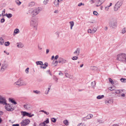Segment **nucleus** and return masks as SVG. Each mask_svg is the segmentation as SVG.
Listing matches in <instances>:
<instances>
[{
  "label": "nucleus",
  "instance_id": "7c9ffc66",
  "mask_svg": "<svg viewBox=\"0 0 126 126\" xmlns=\"http://www.w3.org/2000/svg\"><path fill=\"white\" fill-rule=\"evenodd\" d=\"M4 42V41L3 39L2 38H0V44L2 45L3 44Z\"/></svg>",
  "mask_w": 126,
  "mask_h": 126
},
{
  "label": "nucleus",
  "instance_id": "e2e57ef3",
  "mask_svg": "<svg viewBox=\"0 0 126 126\" xmlns=\"http://www.w3.org/2000/svg\"><path fill=\"white\" fill-rule=\"evenodd\" d=\"M59 56L58 55H56L55 57L54 58V59L55 60H56L58 58Z\"/></svg>",
  "mask_w": 126,
  "mask_h": 126
},
{
  "label": "nucleus",
  "instance_id": "5701e85b",
  "mask_svg": "<svg viewBox=\"0 0 126 126\" xmlns=\"http://www.w3.org/2000/svg\"><path fill=\"white\" fill-rule=\"evenodd\" d=\"M33 10L32 9H29L28 12L27 13V14H32L33 15Z\"/></svg>",
  "mask_w": 126,
  "mask_h": 126
},
{
  "label": "nucleus",
  "instance_id": "774afa93",
  "mask_svg": "<svg viewBox=\"0 0 126 126\" xmlns=\"http://www.w3.org/2000/svg\"><path fill=\"white\" fill-rule=\"evenodd\" d=\"M112 126H118V125L117 124H115L113 125Z\"/></svg>",
  "mask_w": 126,
  "mask_h": 126
},
{
  "label": "nucleus",
  "instance_id": "5fc2aeb1",
  "mask_svg": "<svg viewBox=\"0 0 126 126\" xmlns=\"http://www.w3.org/2000/svg\"><path fill=\"white\" fill-rule=\"evenodd\" d=\"M93 14L94 15H96V16H97V14H98L97 12L96 11H94L93 12Z\"/></svg>",
  "mask_w": 126,
  "mask_h": 126
},
{
  "label": "nucleus",
  "instance_id": "412c9836",
  "mask_svg": "<svg viewBox=\"0 0 126 126\" xmlns=\"http://www.w3.org/2000/svg\"><path fill=\"white\" fill-rule=\"evenodd\" d=\"M43 65H42L40 66V67L42 68L45 69L46 67L48 66V63L46 62L45 64H43Z\"/></svg>",
  "mask_w": 126,
  "mask_h": 126
},
{
  "label": "nucleus",
  "instance_id": "a211bd4d",
  "mask_svg": "<svg viewBox=\"0 0 126 126\" xmlns=\"http://www.w3.org/2000/svg\"><path fill=\"white\" fill-rule=\"evenodd\" d=\"M90 69L94 71L99 70V69L96 67L95 66H92L90 67Z\"/></svg>",
  "mask_w": 126,
  "mask_h": 126
},
{
  "label": "nucleus",
  "instance_id": "4c0bfd02",
  "mask_svg": "<svg viewBox=\"0 0 126 126\" xmlns=\"http://www.w3.org/2000/svg\"><path fill=\"white\" fill-rule=\"evenodd\" d=\"M53 79H54L56 82H58V79L55 76H54L53 77Z\"/></svg>",
  "mask_w": 126,
  "mask_h": 126
},
{
  "label": "nucleus",
  "instance_id": "603ef678",
  "mask_svg": "<svg viewBox=\"0 0 126 126\" xmlns=\"http://www.w3.org/2000/svg\"><path fill=\"white\" fill-rule=\"evenodd\" d=\"M5 20L4 19L2 18L1 19L0 22L1 23H3L4 22Z\"/></svg>",
  "mask_w": 126,
  "mask_h": 126
},
{
  "label": "nucleus",
  "instance_id": "473e14b6",
  "mask_svg": "<svg viewBox=\"0 0 126 126\" xmlns=\"http://www.w3.org/2000/svg\"><path fill=\"white\" fill-rule=\"evenodd\" d=\"M15 2L18 5H19L21 4V2L19 0H16Z\"/></svg>",
  "mask_w": 126,
  "mask_h": 126
},
{
  "label": "nucleus",
  "instance_id": "20e7f679",
  "mask_svg": "<svg viewBox=\"0 0 126 126\" xmlns=\"http://www.w3.org/2000/svg\"><path fill=\"white\" fill-rule=\"evenodd\" d=\"M123 2L121 1H118L115 4L114 8V10L115 11H117L122 5Z\"/></svg>",
  "mask_w": 126,
  "mask_h": 126
},
{
  "label": "nucleus",
  "instance_id": "a19ab883",
  "mask_svg": "<svg viewBox=\"0 0 126 126\" xmlns=\"http://www.w3.org/2000/svg\"><path fill=\"white\" fill-rule=\"evenodd\" d=\"M43 1V2L44 4L46 5L47 3L49 0H42Z\"/></svg>",
  "mask_w": 126,
  "mask_h": 126
},
{
  "label": "nucleus",
  "instance_id": "c03bdc74",
  "mask_svg": "<svg viewBox=\"0 0 126 126\" xmlns=\"http://www.w3.org/2000/svg\"><path fill=\"white\" fill-rule=\"evenodd\" d=\"M10 43L9 42L7 41L4 44L6 46H8L10 45Z\"/></svg>",
  "mask_w": 126,
  "mask_h": 126
},
{
  "label": "nucleus",
  "instance_id": "0e129e2a",
  "mask_svg": "<svg viewBox=\"0 0 126 126\" xmlns=\"http://www.w3.org/2000/svg\"><path fill=\"white\" fill-rule=\"evenodd\" d=\"M49 52V50L48 49H46V54H47Z\"/></svg>",
  "mask_w": 126,
  "mask_h": 126
},
{
  "label": "nucleus",
  "instance_id": "6e6d98bb",
  "mask_svg": "<svg viewBox=\"0 0 126 126\" xmlns=\"http://www.w3.org/2000/svg\"><path fill=\"white\" fill-rule=\"evenodd\" d=\"M84 4H83L82 3H79L78 5V6H81V5H84Z\"/></svg>",
  "mask_w": 126,
  "mask_h": 126
},
{
  "label": "nucleus",
  "instance_id": "864d4df0",
  "mask_svg": "<svg viewBox=\"0 0 126 126\" xmlns=\"http://www.w3.org/2000/svg\"><path fill=\"white\" fill-rule=\"evenodd\" d=\"M87 120H88V119H87V117H85L83 118H82V120L83 121H86Z\"/></svg>",
  "mask_w": 126,
  "mask_h": 126
},
{
  "label": "nucleus",
  "instance_id": "b1692460",
  "mask_svg": "<svg viewBox=\"0 0 126 126\" xmlns=\"http://www.w3.org/2000/svg\"><path fill=\"white\" fill-rule=\"evenodd\" d=\"M51 89V86H49L48 88L46 89V90L45 91V94L47 95L48 94V92L49 91V90Z\"/></svg>",
  "mask_w": 126,
  "mask_h": 126
},
{
  "label": "nucleus",
  "instance_id": "49530a36",
  "mask_svg": "<svg viewBox=\"0 0 126 126\" xmlns=\"http://www.w3.org/2000/svg\"><path fill=\"white\" fill-rule=\"evenodd\" d=\"M109 89L110 91H112L115 90V89L114 87H110L109 88Z\"/></svg>",
  "mask_w": 126,
  "mask_h": 126
},
{
  "label": "nucleus",
  "instance_id": "8fccbe9b",
  "mask_svg": "<svg viewBox=\"0 0 126 126\" xmlns=\"http://www.w3.org/2000/svg\"><path fill=\"white\" fill-rule=\"evenodd\" d=\"M115 93L116 94H119L120 92L119 90H117L115 91Z\"/></svg>",
  "mask_w": 126,
  "mask_h": 126
},
{
  "label": "nucleus",
  "instance_id": "3c124183",
  "mask_svg": "<svg viewBox=\"0 0 126 126\" xmlns=\"http://www.w3.org/2000/svg\"><path fill=\"white\" fill-rule=\"evenodd\" d=\"M51 121L53 123H55L56 122V119L54 118H51Z\"/></svg>",
  "mask_w": 126,
  "mask_h": 126
},
{
  "label": "nucleus",
  "instance_id": "9b49d317",
  "mask_svg": "<svg viewBox=\"0 0 126 126\" xmlns=\"http://www.w3.org/2000/svg\"><path fill=\"white\" fill-rule=\"evenodd\" d=\"M6 100L5 98L2 97V96H0V104H2L3 105H5L6 104Z\"/></svg>",
  "mask_w": 126,
  "mask_h": 126
},
{
  "label": "nucleus",
  "instance_id": "bb28decb",
  "mask_svg": "<svg viewBox=\"0 0 126 126\" xmlns=\"http://www.w3.org/2000/svg\"><path fill=\"white\" fill-rule=\"evenodd\" d=\"M36 63L37 65H43V62L41 61H36Z\"/></svg>",
  "mask_w": 126,
  "mask_h": 126
},
{
  "label": "nucleus",
  "instance_id": "58836bf2",
  "mask_svg": "<svg viewBox=\"0 0 126 126\" xmlns=\"http://www.w3.org/2000/svg\"><path fill=\"white\" fill-rule=\"evenodd\" d=\"M121 81L123 82H126V79L124 78H122L120 79Z\"/></svg>",
  "mask_w": 126,
  "mask_h": 126
},
{
  "label": "nucleus",
  "instance_id": "72a5a7b5",
  "mask_svg": "<svg viewBox=\"0 0 126 126\" xmlns=\"http://www.w3.org/2000/svg\"><path fill=\"white\" fill-rule=\"evenodd\" d=\"M63 123L66 126L68 125L69 124L67 120H65L64 121Z\"/></svg>",
  "mask_w": 126,
  "mask_h": 126
},
{
  "label": "nucleus",
  "instance_id": "c9c22d12",
  "mask_svg": "<svg viewBox=\"0 0 126 126\" xmlns=\"http://www.w3.org/2000/svg\"><path fill=\"white\" fill-rule=\"evenodd\" d=\"M93 116V115L92 114H89L86 117L88 119H89L92 118Z\"/></svg>",
  "mask_w": 126,
  "mask_h": 126
},
{
  "label": "nucleus",
  "instance_id": "c756f323",
  "mask_svg": "<svg viewBox=\"0 0 126 126\" xmlns=\"http://www.w3.org/2000/svg\"><path fill=\"white\" fill-rule=\"evenodd\" d=\"M104 95H98L97 96L96 98L97 99H100L104 97Z\"/></svg>",
  "mask_w": 126,
  "mask_h": 126
},
{
  "label": "nucleus",
  "instance_id": "e433bc0d",
  "mask_svg": "<svg viewBox=\"0 0 126 126\" xmlns=\"http://www.w3.org/2000/svg\"><path fill=\"white\" fill-rule=\"evenodd\" d=\"M96 84L95 82V81L92 82L91 83V85L92 87L93 88H94V87H95Z\"/></svg>",
  "mask_w": 126,
  "mask_h": 126
},
{
  "label": "nucleus",
  "instance_id": "a878e982",
  "mask_svg": "<svg viewBox=\"0 0 126 126\" xmlns=\"http://www.w3.org/2000/svg\"><path fill=\"white\" fill-rule=\"evenodd\" d=\"M69 23L70 25V29L72 30V28L74 25V23L73 21H71Z\"/></svg>",
  "mask_w": 126,
  "mask_h": 126
},
{
  "label": "nucleus",
  "instance_id": "6ab92c4d",
  "mask_svg": "<svg viewBox=\"0 0 126 126\" xmlns=\"http://www.w3.org/2000/svg\"><path fill=\"white\" fill-rule=\"evenodd\" d=\"M59 0H55L54 4L55 6L57 7L59 6Z\"/></svg>",
  "mask_w": 126,
  "mask_h": 126
},
{
  "label": "nucleus",
  "instance_id": "bf43d9fd",
  "mask_svg": "<svg viewBox=\"0 0 126 126\" xmlns=\"http://www.w3.org/2000/svg\"><path fill=\"white\" fill-rule=\"evenodd\" d=\"M44 113L47 115H48L49 114V113L48 112H47L45 111L44 112Z\"/></svg>",
  "mask_w": 126,
  "mask_h": 126
},
{
  "label": "nucleus",
  "instance_id": "052dcab7",
  "mask_svg": "<svg viewBox=\"0 0 126 126\" xmlns=\"http://www.w3.org/2000/svg\"><path fill=\"white\" fill-rule=\"evenodd\" d=\"M47 74H49L51 76H52V74L50 71H47Z\"/></svg>",
  "mask_w": 126,
  "mask_h": 126
},
{
  "label": "nucleus",
  "instance_id": "393cba45",
  "mask_svg": "<svg viewBox=\"0 0 126 126\" xmlns=\"http://www.w3.org/2000/svg\"><path fill=\"white\" fill-rule=\"evenodd\" d=\"M9 101H10L11 102L13 103L15 105L17 103L15 101L13 98H9Z\"/></svg>",
  "mask_w": 126,
  "mask_h": 126
},
{
  "label": "nucleus",
  "instance_id": "4be33fe9",
  "mask_svg": "<svg viewBox=\"0 0 126 126\" xmlns=\"http://www.w3.org/2000/svg\"><path fill=\"white\" fill-rule=\"evenodd\" d=\"M19 32L20 31L19 29H16L14 30L13 35H14L16 34L19 33Z\"/></svg>",
  "mask_w": 126,
  "mask_h": 126
},
{
  "label": "nucleus",
  "instance_id": "423d86ee",
  "mask_svg": "<svg viewBox=\"0 0 126 126\" xmlns=\"http://www.w3.org/2000/svg\"><path fill=\"white\" fill-rule=\"evenodd\" d=\"M29 120L28 119H26L23 120L20 123L22 126H25L30 123Z\"/></svg>",
  "mask_w": 126,
  "mask_h": 126
},
{
  "label": "nucleus",
  "instance_id": "de8ad7c7",
  "mask_svg": "<svg viewBox=\"0 0 126 126\" xmlns=\"http://www.w3.org/2000/svg\"><path fill=\"white\" fill-rule=\"evenodd\" d=\"M77 126H85V125L84 123H79L78 125Z\"/></svg>",
  "mask_w": 126,
  "mask_h": 126
},
{
  "label": "nucleus",
  "instance_id": "ea45409f",
  "mask_svg": "<svg viewBox=\"0 0 126 126\" xmlns=\"http://www.w3.org/2000/svg\"><path fill=\"white\" fill-rule=\"evenodd\" d=\"M105 103L107 105H108L110 103V100H106L105 102Z\"/></svg>",
  "mask_w": 126,
  "mask_h": 126
},
{
  "label": "nucleus",
  "instance_id": "f257e3e1",
  "mask_svg": "<svg viewBox=\"0 0 126 126\" xmlns=\"http://www.w3.org/2000/svg\"><path fill=\"white\" fill-rule=\"evenodd\" d=\"M116 59L124 63H126V54L120 53L117 55L116 56Z\"/></svg>",
  "mask_w": 126,
  "mask_h": 126
},
{
  "label": "nucleus",
  "instance_id": "09e8293b",
  "mask_svg": "<svg viewBox=\"0 0 126 126\" xmlns=\"http://www.w3.org/2000/svg\"><path fill=\"white\" fill-rule=\"evenodd\" d=\"M126 31V30H125V28H123L122 30V33L123 34L124 33H125Z\"/></svg>",
  "mask_w": 126,
  "mask_h": 126
},
{
  "label": "nucleus",
  "instance_id": "4468645a",
  "mask_svg": "<svg viewBox=\"0 0 126 126\" xmlns=\"http://www.w3.org/2000/svg\"><path fill=\"white\" fill-rule=\"evenodd\" d=\"M21 113H22V114L23 116H29V117H31L32 116H33V114L31 115H30V114L26 111H21Z\"/></svg>",
  "mask_w": 126,
  "mask_h": 126
},
{
  "label": "nucleus",
  "instance_id": "9d476101",
  "mask_svg": "<svg viewBox=\"0 0 126 126\" xmlns=\"http://www.w3.org/2000/svg\"><path fill=\"white\" fill-rule=\"evenodd\" d=\"M49 123V119L47 118L46 121L40 123L39 125V126H50L46 125V124H48Z\"/></svg>",
  "mask_w": 126,
  "mask_h": 126
},
{
  "label": "nucleus",
  "instance_id": "f8f14e48",
  "mask_svg": "<svg viewBox=\"0 0 126 126\" xmlns=\"http://www.w3.org/2000/svg\"><path fill=\"white\" fill-rule=\"evenodd\" d=\"M58 62L60 63L63 64L67 62V60L62 57L60 58L58 60Z\"/></svg>",
  "mask_w": 126,
  "mask_h": 126
},
{
  "label": "nucleus",
  "instance_id": "f3484780",
  "mask_svg": "<svg viewBox=\"0 0 126 126\" xmlns=\"http://www.w3.org/2000/svg\"><path fill=\"white\" fill-rule=\"evenodd\" d=\"M79 48H78L74 52V53L77 56H78L79 54Z\"/></svg>",
  "mask_w": 126,
  "mask_h": 126
},
{
  "label": "nucleus",
  "instance_id": "6e6552de",
  "mask_svg": "<svg viewBox=\"0 0 126 126\" xmlns=\"http://www.w3.org/2000/svg\"><path fill=\"white\" fill-rule=\"evenodd\" d=\"M109 24L110 27L112 28H115L117 27V23L116 22L110 21Z\"/></svg>",
  "mask_w": 126,
  "mask_h": 126
},
{
  "label": "nucleus",
  "instance_id": "4d7b16f0",
  "mask_svg": "<svg viewBox=\"0 0 126 126\" xmlns=\"http://www.w3.org/2000/svg\"><path fill=\"white\" fill-rule=\"evenodd\" d=\"M59 75L60 76H62L63 75V74L62 73V71H60V73H59Z\"/></svg>",
  "mask_w": 126,
  "mask_h": 126
},
{
  "label": "nucleus",
  "instance_id": "39448f33",
  "mask_svg": "<svg viewBox=\"0 0 126 126\" xmlns=\"http://www.w3.org/2000/svg\"><path fill=\"white\" fill-rule=\"evenodd\" d=\"M5 109L9 111H12L14 110V108L13 107L12 105H10L9 104H7L6 103L5 104Z\"/></svg>",
  "mask_w": 126,
  "mask_h": 126
},
{
  "label": "nucleus",
  "instance_id": "69168bd1",
  "mask_svg": "<svg viewBox=\"0 0 126 126\" xmlns=\"http://www.w3.org/2000/svg\"><path fill=\"white\" fill-rule=\"evenodd\" d=\"M4 52L7 54V55H9V52H7L6 51H4Z\"/></svg>",
  "mask_w": 126,
  "mask_h": 126
},
{
  "label": "nucleus",
  "instance_id": "dca6fc26",
  "mask_svg": "<svg viewBox=\"0 0 126 126\" xmlns=\"http://www.w3.org/2000/svg\"><path fill=\"white\" fill-rule=\"evenodd\" d=\"M65 74V77L67 78H70L71 79H73L74 77L72 75H70L68 73L65 72L64 73Z\"/></svg>",
  "mask_w": 126,
  "mask_h": 126
},
{
  "label": "nucleus",
  "instance_id": "2eb2a0df",
  "mask_svg": "<svg viewBox=\"0 0 126 126\" xmlns=\"http://www.w3.org/2000/svg\"><path fill=\"white\" fill-rule=\"evenodd\" d=\"M8 68V65L6 64H2L1 66V70H6Z\"/></svg>",
  "mask_w": 126,
  "mask_h": 126
},
{
  "label": "nucleus",
  "instance_id": "680f3d73",
  "mask_svg": "<svg viewBox=\"0 0 126 126\" xmlns=\"http://www.w3.org/2000/svg\"><path fill=\"white\" fill-rule=\"evenodd\" d=\"M109 8L107 6L105 7V10L107 11L108 10Z\"/></svg>",
  "mask_w": 126,
  "mask_h": 126
},
{
  "label": "nucleus",
  "instance_id": "13d9d810",
  "mask_svg": "<svg viewBox=\"0 0 126 126\" xmlns=\"http://www.w3.org/2000/svg\"><path fill=\"white\" fill-rule=\"evenodd\" d=\"M88 33H92V30H91L90 29H89L88 30Z\"/></svg>",
  "mask_w": 126,
  "mask_h": 126
},
{
  "label": "nucleus",
  "instance_id": "cd10ccee",
  "mask_svg": "<svg viewBox=\"0 0 126 126\" xmlns=\"http://www.w3.org/2000/svg\"><path fill=\"white\" fill-rule=\"evenodd\" d=\"M33 93L38 94H40L41 93V92L40 91L37 90H33Z\"/></svg>",
  "mask_w": 126,
  "mask_h": 126
},
{
  "label": "nucleus",
  "instance_id": "c85d7f7f",
  "mask_svg": "<svg viewBox=\"0 0 126 126\" xmlns=\"http://www.w3.org/2000/svg\"><path fill=\"white\" fill-rule=\"evenodd\" d=\"M5 16H7L8 18H9L11 17L12 16V15L11 14H5Z\"/></svg>",
  "mask_w": 126,
  "mask_h": 126
},
{
  "label": "nucleus",
  "instance_id": "aec40b11",
  "mask_svg": "<svg viewBox=\"0 0 126 126\" xmlns=\"http://www.w3.org/2000/svg\"><path fill=\"white\" fill-rule=\"evenodd\" d=\"M17 46L19 48H22L23 47V44L21 43H17Z\"/></svg>",
  "mask_w": 126,
  "mask_h": 126
},
{
  "label": "nucleus",
  "instance_id": "a18cd8bd",
  "mask_svg": "<svg viewBox=\"0 0 126 126\" xmlns=\"http://www.w3.org/2000/svg\"><path fill=\"white\" fill-rule=\"evenodd\" d=\"M109 82L111 83V84L113 85L114 84V81L113 80H112V79L111 78L109 79Z\"/></svg>",
  "mask_w": 126,
  "mask_h": 126
},
{
  "label": "nucleus",
  "instance_id": "79ce46f5",
  "mask_svg": "<svg viewBox=\"0 0 126 126\" xmlns=\"http://www.w3.org/2000/svg\"><path fill=\"white\" fill-rule=\"evenodd\" d=\"M96 30L97 29L95 28H94L92 30V34L96 32Z\"/></svg>",
  "mask_w": 126,
  "mask_h": 126
},
{
  "label": "nucleus",
  "instance_id": "2f4dec72",
  "mask_svg": "<svg viewBox=\"0 0 126 126\" xmlns=\"http://www.w3.org/2000/svg\"><path fill=\"white\" fill-rule=\"evenodd\" d=\"M60 33V32L59 31H57L55 33V34L57 38L59 37Z\"/></svg>",
  "mask_w": 126,
  "mask_h": 126
},
{
  "label": "nucleus",
  "instance_id": "0eeeda50",
  "mask_svg": "<svg viewBox=\"0 0 126 126\" xmlns=\"http://www.w3.org/2000/svg\"><path fill=\"white\" fill-rule=\"evenodd\" d=\"M24 107L25 109L27 110H30L32 109V105L28 103H26L24 104Z\"/></svg>",
  "mask_w": 126,
  "mask_h": 126
},
{
  "label": "nucleus",
  "instance_id": "f03ea898",
  "mask_svg": "<svg viewBox=\"0 0 126 126\" xmlns=\"http://www.w3.org/2000/svg\"><path fill=\"white\" fill-rule=\"evenodd\" d=\"M30 24V26L34 30H37L38 22L35 19L32 20L31 21Z\"/></svg>",
  "mask_w": 126,
  "mask_h": 126
},
{
  "label": "nucleus",
  "instance_id": "7ed1b4c3",
  "mask_svg": "<svg viewBox=\"0 0 126 126\" xmlns=\"http://www.w3.org/2000/svg\"><path fill=\"white\" fill-rule=\"evenodd\" d=\"M105 0H91L92 3H95L96 5L98 7Z\"/></svg>",
  "mask_w": 126,
  "mask_h": 126
},
{
  "label": "nucleus",
  "instance_id": "f704fd0d",
  "mask_svg": "<svg viewBox=\"0 0 126 126\" xmlns=\"http://www.w3.org/2000/svg\"><path fill=\"white\" fill-rule=\"evenodd\" d=\"M35 4V3L34 2H32L30 3L29 4V6H33Z\"/></svg>",
  "mask_w": 126,
  "mask_h": 126
},
{
  "label": "nucleus",
  "instance_id": "37998d69",
  "mask_svg": "<svg viewBox=\"0 0 126 126\" xmlns=\"http://www.w3.org/2000/svg\"><path fill=\"white\" fill-rule=\"evenodd\" d=\"M78 58V57L77 56H74L72 57V59L73 60H77Z\"/></svg>",
  "mask_w": 126,
  "mask_h": 126
},
{
  "label": "nucleus",
  "instance_id": "338daca9",
  "mask_svg": "<svg viewBox=\"0 0 126 126\" xmlns=\"http://www.w3.org/2000/svg\"><path fill=\"white\" fill-rule=\"evenodd\" d=\"M38 49L40 50H41L42 49V48L40 46H39V45L38 46Z\"/></svg>",
  "mask_w": 126,
  "mask_h": 126
},
{
  "label": "nucleus",
  "instance_id": "ddd939ff",
  "mask_svg": "<svg viewBox=\"0 0 126 126\" xmlns=\"http://www.w3.org/2000/svg\"><path fill=\"white\" fill-rule=\"evenodd\" d=\"M21 80L20 79H19L15 83L14 85H16L20 86H21L22 85H26V83H24L23 84H21Z\"/></svg>",
  "mask_w": 126,
  "mask_h": 126
},
{
  "label": "nucleus",
  "instance_id": "1a4fd4ad",
  "mask_svg": "<svg viewBox=\"0 0 126 126\" xmlns=\"http://www.w3.org/2000/svg\"><path fill=\"white\" fill-rule=\"evenodd\" d=\"M42 10V9L40 8H37L33 10V15H37Z\"/></svg>",
  "mask_w": 126,
  "mask_h": 126
}]
</instances>
